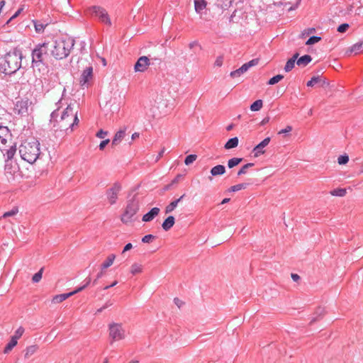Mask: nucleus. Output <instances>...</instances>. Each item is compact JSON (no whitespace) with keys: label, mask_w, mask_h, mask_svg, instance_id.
I'll use <instances>...</instances> for the list:
<instances>
[{"label":"nucleus","mask_w":363,"mask_h":363,"mask_svg":"<svg viewBox=\"0 0 363 363\" xmlns=\"http://www.w3.org/2000/svg\"><path fill=\"white\" fill-rule=\"evenodd\" d=\"M62 99L57 103V108L50 114V123L52 125V129L55 133L56 138H64L67 135L71 133L74 128L78 126L79 120L77 116V111L74 110L73 105L69 104L61 113V116L58 119L59 110Z\"/></svg>","instance_id":"obj_1"},{"label":"nucleus","mask_w":363,"mask_h":363,"mask_svg":"<svg viewBox=\"0 0 363 363\" xmlns=\"http://www.w3.org/2000/svg\"><path fill=\"white\" fill-rule=\"evenodd\" d=\"M22 52L14 48L0 57V72L11 75L21 67Z\"/></svg>","instance_id":"obj_2"},{"label":"nucleus","mask_w":363,"mask_h":363,"mask_svg":"<svg viewBox=\"0 0 363 363\" xmlns=\"http://www.w3.org/2000/svg\"><path fill=\"white\" fill-rule=\"evenodd\" d=\"M75 40L72 38H60L50 42L51 55L58 60L67 57L73 49Z\"/></svg>","instance_id":"obj_3"},{"label":"nucleus","mask_w":363,"mask_h":363,"mask_svg":"<svg viewBox=\"0 0 363 363\" xmlns=\"http://www.w3.org/2000/svg\"><path fill=\"white\" fill-rule=\"evenodd\" d=\"M18 152L22 160L33 164L40 156V143L34 138L31 141L25 140L19 146Z\"/></svg>","instance_id":"obj_4"},{"label":"nucleus","mask_w":363,"mask_h":363,"mask_svg":"<svg viewBox=\"0 0 363 363\" xmlns=\"http://www.w3.org/2000/svg\"><path fill=\"white\" fill-rule=\"evenodd\" d=\"M49 50H50L49 41L35 45L31 52L33 67L45 64Z\"/></svg>","instance_id":"obj_5"},{"label":"nucleus","mask_w":363,"mask_h":363,"mask_svg":"<svg viewBox=\"0 0 363 363\" xmlns=\"http://www.w3.org/2000/svg\"><path fill=\"white\" fill-rule=\"evenodd\" d=\"M140 209V202L136 196L128 200L124 212L122 213L121 220L123 223L128 224L134 221L135 215Z\"/></svg>","instance_id":"obj_6"},{"label":"nucleus","mask_w":363,"mask_h":363,"mask_svg":"<svg viewBox=\"0 0 363 363\" xmlns=\"http://www.w3.org/2000/svg\"><path fill=\"white\" fill-rule=\"evenodd\" d=\"M92 15H94L104 24L111 26V21L108 13L105 9L99 6H93L89 9Z\"/></svg>","instance_id":"obj_7"},{"label":"nucleus","mask_w":363,"mask_h":363,"mask_svg":"<svg viewBox=\"0 0 363 363\" xmlns=\"http://www.w3.org/2000/svg\"><path fill=\"white\" fill-rule=\"evenodd\" d=\"M109 335L112 340L118 341L125 338V330L121 324L111 323L109 325Z\"/></svg>","instance_id":"obj_8"},{"label":"nucleus","mask_w":363,"mask_h":363,"mask_svg":"<svg viewBox=\"0 0 363 363\" xmlns=\"http://www.w3.org/2000/svg\"><path fill=\"white\" fill-rule=\"evenodd\" d=\"M121 185L118 182H115L113 186L106 191V196L108 203L113 205L116 203L118 199V194L121 190Z\"/></svg>","instance_id":"obj_9"},{"label":"nucleus","mask_w":363,"mask_h":363,"mask_svg":"<svg viewBox=\"0 0 363 363\" xmlns=\"http://www.w3.org/2000/svg\"><path fill=\"white\" fill-rule=\"evenodd\" d=\"M258 62V59H252L248 62L243 64L240 68L237 69L236 70L232 71L230 73V76L233 78L238 77L241 74L246 72L251 67L257 65Z\"/></svg>","instance_id":"obj_10"},{"label":"nucleus","mask_w":363,"mask_h":363,"mask_svg":"<svg viewBox=\"0 0 363 363\" xmlns=\"http://www.w3.org/2000/svg\"><path fill=\"white\" fill-rule=\"evenodd\" d=\"M11 139V133L7 126L0 125V150L4 152V147H6V143Z\"/></svg>","instance_id":"obj_11"},{"label":"nucleus","mask_w":363,"mask_h":363,"mask_svg":"<svg viewBox=\"0 0 363 363\" xmlns=\"http://www.w3.org/2000/svg\"><path fill=\"white\" fill-rule=\"evenodd\" d=\"M93 77V67L91 66H89L86 67L79 79V84L82 86H88L89 82L92 79Z\"/></svg>","instance_id":"obj_12"},{"label":"nucleus","mask_w":363,"mask_h":363,"mask_svg":"<svg viewBox=\"0 0 363 363\" xmlns=\"http://www.w3.org/2000/svg\"><path fill=\"white\" fill-rule=\"evenodd\" d=\"M29 102L28 100H20L15 104V112L21 116H26L28 113Z\"/></svg>","instance_id":"obj_13"},{"label":"nucleus","mask_w":363,"mask_h":363,"mask_svg":"<svg viewBox=\"0 0 363 363\" xmlns=\"http://www.w3.org/2000/svg\"><path fill=\"white\" fill-rule=\"evenodd\" d=\"M150 65V60L146 56H142L138 58L134 66L135 72H143Z\"/></svg>","instance_id":"obj_14"},{"label":"nucleus","mask_w":363,"mask_h":363,"mask_svg":"<svg viewBox=\"0 0 363 363\" xmlns=\"http://www.w3.org/2000/svg\"><path fill=\"white\" fill-rule=\"evenodd\" d=\"M270 140L271 138L269 137H267L253 148L252 152H254V156L255 157H257L261 155L264 154L265 150H264V148L269 145Z\"/></svg>","instance_id":"obj_15"},{"label":"nucleus","mask_w":363,"mask_h":363,"mask_svg":"<svg viewBox=\"0 0 363 363\" xmlns=\"http://www.w3.org/2000/svg\"><path fill=\"white\" fill-rule=\"evenodd\" d=\"M76 294H77V291H75L74 290L69 293L55 295V296H53V298L52 299V303H61V302L64 301L65 300H66L67 298H69L70 296H72Z\"/></svg>","instance_id":"obj_16"},{"label":"nucleus","mask_w":363,"mask_h":363,"mask_svg":"<svg viewBox=\"0 0 363 363\" xmlns=\"http://www.w3.org/2000/svg\"><path fill=\"white\" fill-rule=\"evenodd\" d=\"M160 213V208L157 207L152 208L150 211L143 215L142 220L144 222H150L152 220L155 216Z\"/></svg>","instance_id":"obj_17"},{"label":"nucleus","mask_w":363,"mask_h":363,"mask_svg":"<svg viewBox=\"0 0 363 363\" xmlns=\"http://www.w3.org/2000/svg\"><path fill=\"white\" fill-rule=\"evenodd\" d=\"M125 135V130H120L116 132L115 134L112 141H111V146L114 147L118 145L121 140L124 138Z\"/></svg>","instance_id":"obj_18"},{"label":"nucleus","mask_w":363,"mask_h":363,"mask_svg":"<svg viewBox=\"0 0 363 363\" xmlns=\"http://www.w3.org/2000/svg\"><path fill=\"white\" fill-rule=\"evenodd\" d=\"M194 9L197 13L201 15L206 9L207 2L206 0H194Z\"/></svg>","instance_id":"obj_19"},{"label":"nucleus","mask_w":363,"mask_h":363,"mask_svg":"<svg viewBox=\"0 0 363 363\" xmlns=\"http://www.w3.org/2000/svg\"><path fill=\"white\" fill-rule=\"evenodd\" d=\"M175 223V218L173 216H168L162 223V227L164 230L168 231L170 230Z\"/></svg>","instance_id":"obj_20"},{"label":"nucleus","mask_w":363,"mask_h":363,"mask_svg":"<svg viewBox=\"0 0 363 363\" xmlns=\"http://www.w3.org/2000/svg\"><path fill=\"white\" fill-rule=\"evenodd\" d=\"M299 54L298 52L295 53L291 58L288 60L286 62L285 67H284V71L286 72H290L295 66V62H296L297 58L298 57Z\"/></svg>","instance_id":"obj_21"},{"label":"nucleus","mask_w":363,"mask_h":363,"mask_svg":"<svg viewBox=\"0 0 363 363\" xmlns=\"http://www.w3.org/2000/svg\"><path fill=\"white\" fill-rule=\"evenodd\" d=\"M225 167L222 164H218L211 169V174L212 177H217L223 175L225 173Z\"/></svg>","instance_id":"obj_22"},{"label":"nucleus","mask_w":363,"mask_h":363,"mask_svg":"<svg viewBox=\"0 0 363 363\" xmlns=\"http://www.w3.org/2000/svg\"><path fill=\"white\" fill-rule=\"evenodd\" d=\"M184 196L185 194H183L179 199L172 201L169 205H167L165 208V213L167 214L172 212L177 206L179 202H180L184 199Z\"/></svg>","instance_id":"obj_23"},{"label":"nucleus","mask_w":363,"mask_h":363,"mask_svg":"<svg viewBox=\"0 0 363 363\" xmlns=\"http://www.w3.org/2000/svg\"><path fill=\"white\" fill-rule=\"evenodd\" d=\"M312 61V57L309 55H305L297 58L296 60V64L298 66L300 67H306L307 65H308Z\"/></svg>","instance_id":"obj_24"},{"label":"nucleus","mask_w":363,"mask_h":363,"mask_svg":"<svg viewBox=\"0 0 363 363\" xmlns=\"http://www.w3.org/2000/svg\"><path fill=\"white\" fill-rule=\"evenodd\" d=\"M363 50V42H358L354 44L347 51V53H354L355 55L361 52Z\"/></svg>","instance_id":"obj_25"},{"label":"nucleus","mask_w":363,"mask_h":363,"mask_svg":"<svg viewBox=\"0 0 363 363\" xmlns=\"http://www.w3.org/2000/svg\"><path fill=\"white\" fill-rule=\"evenodd\" d=\"M239 140L238 137L230 138L224 145L225 149L230 150L236 147L238 145Z\"/></svg>","instance_id":"obj_26"},{"label":"nucleus","mask_w":363,"mask_h":363,"mask_svg":"<svg viewBox=\"0 0 363 363\" xmlns=\"http://www.w3.org/2000/svg\"><path fill=\"white\" fill-rule=\"evenodd\" d=\"M35 32L38 33H42L44 32L45 27L48 26V23H43L40 21L33 20V21Z\"/></svg>","instance_id":"obj_27"},{"label":"nucleus","mask_w":363,"mask_h":363,"mask_svg":"<svg viewBox=\"0 0 363 363\" xmlns=\"http://www.w3.org/2000/svg\"><path fill=\"white\" fill-rule=\"evenodd\" d=\"M323 82V84H328L326 82V79L323 78L322 79L320 76H314L313 77L311 80H309L306 85L307 86H313L315 84Z\"/></svg>","instance_id":"obj_28"},{"label":"nucleus","mask_w":363,"mask_h":363,"mask_svg":"<svg viewBox=\"0 0 363 363\" xmlns=\"http://www.w3.org/2000/svg\"><path fill=\"white\" fill-rule=\"evenodd\" d=\"M4 151H6L4 155L6 157V161L11 160L16 152V145H11L8 150L4 147Z\"/></svg>","instance_id":"obj_29"},{"label":"nucleus","mask_w":363,"mask_h":363,"mask_svg":"<svg viewBox=\"0 0 363 363\" xmlns=\"http://www.w3.org/2000/svg\"><path fill=\"white\" fill-rule=\"evenodd\" d=\"M116 255L114 254H111L108 255L106 259L101 264V269H105L111 267L113 264Z\"/></svg>","instance_id":"obj_30"},{"label":"nucleus","mask_w":363,"mask_h":363,"mask_svg":"<svg viewBox=\"0 0 363 363\" xmlns=\"http://www.w3.org/2000/svg\"><path fill=\"white\" fill-rule=\"evenodd\" d=\"M38 350V346L35 345L28 346L25 350V358H29Z\"/></svg>","instance_id":"obj_31"},{"label":"nucleus","mask_w":363,"mask_h":363,"mask_svg":"<svg viewBox=\"0 0 363 363\" xmlns=\"http://www.w3.org/2000/svg\"><path fill=\"white\" fill-rule=\"evenodd\" d=\"M248 184L247 183H240V184H238L236 185H234V186H230L229 189H228V191L230 192H235V191H238L240 190H242V189H246L247 186H248Z\"/></svg>","instance_id":"obj_32"},{"label":"nucleus","mask_w":363,"mask_h":363,"mask_svg":"<svg viewBox=\"0 0 363 363\" xmlns=\"http://www.w3.org/2000/svg\"><path fill=\"white\" fill-rule=\"evenodd\" d=\"M18 341L15 339L11 337L10 341L7 343L6 347H4V352L5 354L9 353L12 350V349L17 345Z\"/></svg>","instance_id":"obj_33"},{"label":"nucleus","mask_w":363,"mask_h":363,"mask_svg":"<svg viewBox=\"0 0 363 363\" xmlns=\"http://www.w3.org/2000/svg\"><path fill=\"white\" fill-rule=\"evenodd\" d=\"M330 194L332 196H334L342 197V196H345L346 195L347 191H346V189L337 188V189H335L332 190L330 192Z\"/></svg>","instance_id":"obj_34"},{"label":"nucleus","mask_w":363,"mask_h":363,"mask_svg":"<svg viewBox=\"0 0 363 363\" xmlns=\"http://www.w3.org/2000/svg\"><path fill=\"white\" fill-rule=\"evenodd\" d=\"M263 106V101L261 99L256 100L250 105V110L252 111H259Z\"/></svg>","instance_id":"obj_35"},{"label":"nucleus","mask_w":363,"mask_h":363,"mask_svg":"<svg viewBox=\"0 0 363 363\" xmlns=\"http://www.w3.org/2000/svg\"><path fill=\"white\" fill-rule=\"evenodd\" d=\"M242 161V158L233 157L228 161V167L231 169Z\"/></svg>","instance_id":"obj_36"},{"label":"nucleus","mask_w":363,"mask_h":363,"mask_svg":"<svg viewBox=\"0 0 363 363\" xmlns=\"http://www.w3.org/2000/svg\"><path fill=\"white\" fill-rule=\"evenodd\" d=\"M325 314V308L319 307L315 313V315H316L315 317L312 318L311 320L310 321V323H313V322H315L319 319V317H322Z\"/></svg>","instance_id":"obj_37"},{"label":"nucleus","mask_w":363,"mask_h":363,"mask_svg":"<svg viewBox=\"0 0 363 363\" xmlns=\"http://www.w3.org/2000/svg\"><path fill=\"white\" fill-rule=\"evenodd\" d=\"M142 272V265L138 264L137 263H135L131 265L130 267V273L133 275H135L137 274H139Z\"/></svg>","instance_id":"obj_38"},{"label":"nucleus","mask_w":363,"mask_h":363,"mask_svg":"<svg viewBox=\"0 0 363 363\" xmlns=\"http://www.w3.org/2000/svg\"><path fill=\"white\" fill-rule=\"evenodd\" d=\"M255 165L254 163H247L245 165H243L240 169L238 172V176H241L242 174H247V169L250 168V167H252Z\"/></svg>","instance_id":"obj_39"},{"label":"nucleus","mask_w":363,"mask_h":363,"mask_svg":"<svg viewBox=\"0 0 363 363\" xmlns=\"http://www.w3.org/2000/svg\"><path fill=\"white\" fill-rule=\"evenodd\" d=\"M284 78V76L281 74H277L276 76H274L268 81V84L269 85H274L277 83H278L279 81H281Z\"/></svg>","instance_id":"obj_40"},{"label":"nucleus","mask_w":363,"mask_h":363,"mask_svg":"<svg viewBox=\"0 0 363 363\" xmlns=\"http://www.w3.org/2000/svg\"><path fill=\"white\" fill-rule=\"evenodd\" d=\"M18 207H13L11 211L5 212L3 214L2 218H5L13 216L16 215L18 213Z\"/></svg>","instance_id":"obj_41"},{"label":"nucleus","mask_w":363,"mask_h":363,"mask_svg":"<svg viewBox=\"0 0 363 363\" xmlns=\"http://www.w3.org/2000/svg\"><path fill=\"white\" fill-rule=\"evenodd\" d=\"M24 328L23 327H19L16 331H15V333L14 335L11 337L12 338L15 339L16 340L18 341V340L19 338H21V337L23 335V334L24 333Z\"/></svg>","instance_id":"obj_42"},{"label":"nucleus","mask_w":363,"mask_h":363,"mask_svg":"<svg viewBox=\"0 0 363 363\" xmlns=\"http://www.w3.org/2000/svg\"><path fill=\"white\" fill-rule=\"evenodd\" d=\"M197 158V155L194 154L189 155L186 157L184 160V163L186 165H189L193 163Z\"/></svg>","instance_id":"obj_43"},{"label":"nucleus","mask_w":363,"mask_h":363,"mask_svg":"<svg viewBox=\"0 0 363 363\" xmlns=\"http://www.w3.org/2000/svg\"><path fill=\"white\" fill-rule=\"evenodd\" d=\"M320 40H321L320 37L313 35V36L310 37L307 40V41L306 42V45H313L315 43H318Z\"/></svg>","instance_id":"obj_44"},{"label":"nucleus","mask_w":363,"mask_h":363,"mask_svg":"<svg viewBox=\"0 0 363 363\" xmlns=\"http://www.w3.org/2000/svg\"><path fill=\"white\" fill-rule=\"evenodd\" d=\"M43 268H41L37 273H35L32 278V281L34 283H38L42 279Z\"/></svg>","instance_id":"obj_45"},{"label":"nucleus","mask_w":363,"mask_h":363,"mask_svg":"<svg viewBox=\"0 0 363 363\" xmlns=\"http://www.w3.org/2000/svg\"><path fill=\"white\" fill-rule=\"evenodd\" d=\"M91 278H90L89 277H86V278L84 279V284L82 286H81L78 287L77 289H76L74 291H77V293H79V292H80V291H82V290H84V289H85L88 285H89V284L91 283Z\"/></svg>","instance_id":"obj_46"},{"label":"nucleus","mask_w":363,"mask_h":363,"mask_svg":"<svg viewBox=\"0 0 363 363\" xmlns=\"http://www.w3.org/2000/svg\"><path fill=\"white\" fill-rule=\"evenodd\" d=\"M349 162V156L346 154L338 157L337 162L339 164H346Z\"/></svg>","instance_id":"obj_47"},{"label":"nucleus","mask_w":363,"mask_h":363,"mask_svg":"<svg viewBox=\"0 0 363 363\" xmlns=\"http://www.w3.org/2000/svg\"><path fill=\"white\" fill-rule=\"evenodd\" d=\"M24 5H22L16 12L13 14L9 19L6 21V23H9L13 19L16 18L19 14L23 11Z\"/></svg>","instance_id":"obj_48"},{"label":"nucleus","mask_w":363,"mask_h":363,"mask_svg":"<svg viewBox=\"0 0 363 363\" xmlns=\"http://www.w3.org/2000/svg\"><path fill=\"white\" fill-rule=\"evenodd\" d=\"M301 1V0H296V4L294 6H290V4H291L290 2H286L284 4V6H289L287 8L288 11H294V10H295L298 6Z\"/></svg>","instance_id":"obj_49"},{"label":"nucleus","mask_w":363,"mask_h":363,"mask_svg":"<svg viewBox=\"0 0 363 363\" xmlns=\"http://www.w3.org/2000/svg\"><path fill=\"white\" fill-rule=\"evenodd\" d=\"M350 26L348 23H342L337 27V31L339 33H345L349 28Z\"/></svg>","instance_id":"obj_50"},{"label":"nucleus","mask_w":363,"mask_h":363,"mask_svg":"<svg viewBox=\"0 0 363 363\" xmlns=\"http://www.w3.org/2000/svg\"><path fill=\"white\" fill-rule=\"evenodd\" d=\"M155 238V236L153 235H151V234H148V235H145L143 238H142V242H144V243H148L150 242L151 240H154Z\"/></svg>","instance_id":"obj_51"},{"label":"nucleus","mask_w":363,"mask_h":363,"mask_svg":"<svg viewBox=\"0 0 363 363\" xmlns=\"http://www.w3.org/2000/svg\"><path fill=\"white\" fill-rule=\"evenodd\" d=\"M223 57L218 56L214 62V65L216 67H221L223 65Z\"/></svg>","instance_id":"obj_52"},{"label":"nucleus","mask_w":363,"mask_h":363,"mask_svg":"<svg viewBox=\"0 0 363 363\" xmlns=\"http://www.w3.org/2000/svg\"><path fill=\"white\" fill-rule=\"evenodd\" d=\"M107 135H108V132L104 131L102 129L99 130L96 134V137L99 138H104Z\"/></svg>","instance_id":"obj_53"},{"label":"nucleus","mask_w":363,"mask_h":363,"mask_svg":"<svg viewBox=\"0 0 363 363\" xmlns=\"http://www.w3.org/2000/svg\"><path fill=\"white\" fill-rule=\"evenodd\" d=\"M291 130H292V127L291 125H287L285 128L280 130L278 132V134L281 135V134H284V133H288L291 132Z\"/></svg>","instance_id":"obj_54"},{"label":"nucleus","mask_w":363,"mask_h":363,"mask_svg":"<svg viewBox=\"0 0 363 363\" xmlns=\"http://www.w3.org/2000/svg\"><path fill=\"white\" fill-rule=\"evenodd\" d=\"M109 143H110V140L109 139H106L104 140H102L100 143L99 146V150H103L105 148L106 145H108Z\"/></svg>","instance_id":"obj_55"},{"label":"nucleus","mask_w":363,"mask_h":363,"mask_svg":"<svg viewBox=\"0 0 363 363\" xmlns=\"http://www.w3.org/2000/svg\"><path fill=\"white\" fill-rule=\"evenodd\" d=\"M174 303L178 306V308H181L184 305V302L179 298H174Z\"/></svg>","instance_id":"obj_56"},{"label":"nucleus","mask_w":363,"mask_h":363,"mask_svg":"<svg viewBox=\"0 0 363 363\" xmlns=\"http://www.w3.org/2000/svg\"><path fill=\"white\" fill-rule=\"evenodd\" d=\"M133 248V245L131 243H128L125 245V247H123V253L131 250Z\"/></svg>","instance_id":"obj_57"},{"label":"nucleus","mask_w":363,"mask_h":363,"mask_svg":"<svg viewBox=\"0 0 363 363\" xmlns=\"http://www.w3.org/2000/svg\"><path fill=\"white\" fill-rule=\"evenodd\" d=\"M291 279L294 281H298L300 279V276L297 274H291Z\"/></svg>","instance_id":"obj_58"},{"label":"nucleus","mask_w":363,"mask_h":363,"mask_svg":"<svg viewBox=\"0 0 363 363\" xmlns=\"http://www.w3.org/2000/svg\"><path fill=\"white\" fill-rule=\"evenodd\" d=\"M118 284V281H113L111 284H109L108 286H106L104 288V290H107L111 287H113L115 286L116 284Z\"/></svg>","instance_id":"obj_59"},{"label":"nucleus","mask_w":363,"mask_h":363,"mask_svg":"<svg viewBox=\"0 0 363 363\" xmlns=\"http://www.w3.org/2000/svg\"><path fill=\"white\" fill-rule=\"evenodd\" d=\"M199 45V43L197 41H193V42H191L189 44V47L190 49H192L194 48L195 46H197Z\"/></svg>","instance_id":"obj_60"},{"label":"nucleus","mask_w":363,"mask_h":363,"mask_svg":"<svg viewBox=\"0 0 363 363\" xmlns=\"http://www.w3.org/2000/svg\"><path fill=\"white\" fill-rule=\"evenodd\" d=\"M269 117H265L264 118L262 119L260 124H261V125H264L267 124V123H269Z\"/></svg>","instance_id":"obj_61"},{"label":"nucleus","mask_w":363,"mask_h":363,"mask_svg":"<svg viewBox=\"0 0 363 363\" xmlns=\"http://www.w3.org/2000/svg\"><path fill=\"white\" fill-rule=\"evenodd\" d=\"M111 304H108L106 303L105 306H104L103 307L99 308L96 311V313H101L102 312L104 309H106L108 306H111Z\"/></svg>","instance_id":"obj_62"},{"label":"nucleus","mask_w":363,"mask_h":363,"mask_svg":"<svg viewBox=\"0 0 363 363\" xmlns=\"http://www.w3.org/2000/svg\"><path fill=\"white\" fill-rule=\"evenodd\" d=\"M164 151H165V149H164V148H163V149H162V150L159 152V154H158V155H157V160H158L160 157H162V155H163V154H164Z\"/></svg>","instance_id":"obj_63"},{"label":"nucleus","mask_w":363,"mask_h":363,"mask_svg":"<svg viewBox=\"0 0 363 363\" xmlns=\"http://www.w3.org/2000/svg\"><path fill=\"white\" fill-rule=\"evenodd\" d=\"M315 31V29L314 28H311L307 30L306 34L308 35V34L314 33Z\"/></svg>","instance_id":"obj_64"}]
</instances>
